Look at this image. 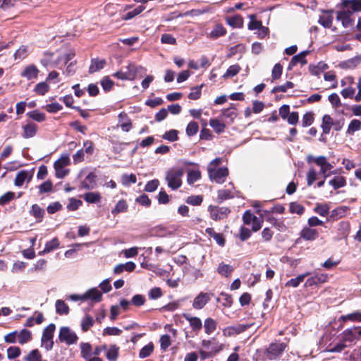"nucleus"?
Listing matches in <instances>:
<instances>
[{
  "instance_id": "obj_1",
  "label": "nucleus",
  "mask_w": 361,
  "mask_h": 361,
  "mask_svg": "<svg viewBox=\"0 0 361 361\" xmlns=\"http://www.w3.org/2000/svg\"><path fill=\"white\" fill-rule=\"evenodd\" d=\"M184 174L183 169H171L166 171L165 180L168 187L173 190L178 189L182 185V177Z\"/></svg>"
},
{
  "instance_id": "obj_2",
  "label": "nucleus",
  "mask_w": 361,
  "mask_h": 361,
  "mask_svg": "<svg viewBox=\"0 0 361 361\" xmlns=\"http://www.w3.org/2000/svg\"><path fill=\"white\" fill-rule=\"evenodd\" d=\"M341 341L352 346L361 339V326H352L345 329L341 334Z\"/></svg>"
},
{
  "instance_id": "obj_3",
  "label": "nucleus",
  "mask_w": 361,
  "mask_h": 361,
  "mask_svg": "<svg viewBox=\"0 0 361 361\" xmlns=\"http://www.w3.org/2000/svg\"><path fill=\"white\" fill-rule=\"evenodd\" d=\"M70 164V158L68 154L62 155L54 164L55 174L58 178H63L68 173L70 170L65 167Z\"/></svg>"
},
{
  "instance_id": "obj_4",
  "label": "nucleus",
  "mask_w": 361,
  "mask_h": 361,
  "mask_svg": "<svg viewBox=\"0 0 361 361\" xmlns=\"http://www.w3.org/2000/svg\"><path fill=\"white\" fill-rule=\"evenodd\" d=\"M55 330L56 325L54 324H50L43 330L41 342L42 345L47 351L51 350L53 348V337Z\"/></svg>"
},
{
  "instance_id": "obj_5",
  "label": "nucleus",
  "mask_w": 361,
  "mask_h": 361,
  "mask_svg": "<svg viewBox=\"0 0 361 361\" xmlns=\"http://www.w3.org/2000/svg\"><path fill=\"white\" fill-rule=\"evenodd\" d=\"M207 171L210 180L218 184L224 183L228 176V170L226 167L207 168Z\"/></svg>"
},
{
  "instance_id": "obj_6",
  "label": "nucleus",
  "mask_w": 361,
  "mask_h": 361,
  "mask_svg": "<svg viewBox=\"0 0 361 361\" xmlns=\"http://www.w3.org/2000/svg\"><path fill=\"white\" fill-rule=\"evenodd\" d=\"M59 339L61 343L70 345L76 343L78 337L68 326H62L59 331Z\"/></svg>"
},
{
  "instance_id": "obj_7",
  "label": "nucleus",
  "mask_w": 361,
  "mask_h": 361,
  "mask_svg": "<svg viewBox=\"0 0 361 361\" xmlns=\"http://www.w3.org/2000/svg\"><path fill=\"white\" fill-rule=\"evenodd\" d=\"M284 343H271L266 351V357L269 360L277 359L281 355L286 348Z\"/></svg>"
},
{
  "instance_id": "obj_8",
  "label": "nucleus",
  "mask_w": 361,
  "mask_h": 361,
  "mask_svg": "<svg viewBox=\"0 0 361 361\" xmlns=\"http://www.w3.org/2000/svg\"><path fill=\"white\" fill-rule=\"evenodd\" d=\"M314 163L320 166L319 174L322 175L323 178L326 179L330 176L332 172H328L330 171L333 166L327 161L326 158L324 156H319L314 159Z\"/></svg>"
},
{
  "instance_id": "obj_9",
  "label": "nucleus",
  "mask_w": 361,
  "mask_h": 361,
  "mask_svg": "<svg viewBox=\"0 0 361 361\" xmlns=\"http://www.w3.org/2000/svg\"><path fill=\"white\" fill-rule=\"evenodd\" d=\"M209 210L210 212L211 218L214 221H218L226 218L231 212L230 209L226 207H219L215 206H209Z\"/></svg>"
},
{
  "instance_id": "obj_10",
  "label": "nucleus",
  "mask_w": 361,
  "mask_h": 361,
  "mask_svg": "<svg viewBox=\"0 0 361 361\" xmlns=\"http://www.w3.org/2000/svg\"><path fill=\"white\" fill-rule=\"evenodd\" d=\"M352 11L349 9L340 11L337 12L336 19L341 21L342 25L345 27H352L353 25V20L351 18Z\"/></svg>"
},
{
  "instance_id": "obj_11",
  "label": "nucleus",
  "mask_w": 361,
  "mask_h": 361,
  "mask_svg": "<svg viewBox=\"0 0 361 361\" xmlns=\"http://www.w3.org/2000/svg\"><path fill=\"white\" fill-rule=\"evenodd\" d=\"M210 300V295L207 293L201 292L194 299L192 307L195 310L202 309Z\"/></svg>"
},
{
  "instance_id": "obj_12",
  "label": "nucleus",
  "mask_w": 361,
  "mask_h": 361,
  "mask_svg": "<svg viewBox=\"0 0 361 361\" xmlns=\"http://www.w3.org/2000/svg\"><path fill=\"white\" fill-rule=\"evenodd\" d=\"M328 275L322 273H317L314 276L308 278L305 283L306 287H312L324 283L327 281Z\"/></svg>"
},
{
  "instance_id": "obj_13",
  "label": "nucleus",
  "mask_w": 361,
  "mask_h": 361,
  "mask_svg": "<svg viewBox=\"0 0 361 361\" xmlns=\"http://www.w3.org/2000/svg\"><path fill=\"white\" fill-rule=\"evenodd\" d=\"M309 53V51H303L300 54L293 56L289 63L288 68L290 70L293 66H296L298 63H300L302 66L307 64V61L306 59V56Z\"/></svg>"
},
{
  "instance_id": "obj_14",
  "label": "nucleus",
  "mask_w": 361,
  "mask_h": 361,
  "mask_svg": "<svg viewBox=\"0 0 361 361\" xmlns=\"http://www.w3.org/2000/svg\"><path fill=\"white\" fill-rule=\"evenodd\" d=\"M183 317L190 323L192 331L198 334L202 328L201 319L197 317H192L188 314H183Z\"/></svg>"
},
{
  "instance_id": "obj_15",
  "label": "nucleus",
  "mask_w": 361,
  "mask_h": 361,
  "mask_svg": "<svg viewBox=\"0 0 361 361\" xmlns=\"http://www.w3.org/2000/svg\"><path fill=\"white\" fill-rule=\"evenodd\" d=\"M39 69L34 64L27 66L20 75L25 78L27 80H32L37 78L39 73Z\"/></svg>"
},
{
  "instance_id": "obj_16",
  "label": "nucleus",
  "mask_w": 361,
  "mask_h": 361,
  "mask_svg": "<svg viewBox=\"0 0 361 361\" xmlns=\"http://www.w3.org/2000/svg\"><path fill=\"white\" fill-rule=\"evenodd\" d=\"M300 237L305 240H314L319 237L317 229L305 227L300 231Z\"/></svg>"
},
{
  "instance_id": "obj_17",
  "label": "nucleus",
  "mask_w": 361,
  "mask_h": 361,
  "mask_svg": "<svg viewBox=\"0 0 361 361\" xmlns=\"http://www.w3.org/2000/svg\"><path fill=\"white\" fill-rule=\"evenodd\" d=\"M97 175L94 172H90L81 183V188L86 190L94 189L96 185Z\"/></svg>"
},
{
  "instance_id": "obj_18",
  "label": "nucleus",
  "mask_w": 361,
  "mask_h": 361,
  "mask_svg": "<svg viewBox=\"0 0 361 361\" xmlns=\"http://www.w3.org/2000/svg\"><path fill=\"white\" fill-rule=\"evenodd\" d=\"M83 298H85V300H91L99 302L102 300V294L97 288H92L83 294Z\"/></svg>"
},
{
  "instance_id": "obj_19",
  "label": "nucleus",
  "mask_w": 361,
  "mask_h": 361,
  "mask_svg": "<svg viewBox=\"0 0 361 361\" xmlns=\"http://www.w3.org/2000/svg\"><path fill=\"white\" fill-rule=\"evenodd\" d=\"M205 232L210 238H212L221 247L225 245L226 240L222 233H216L213 228H206Z\"/></svg>"
},
{
  "instance_id": "obj_20",
  "label": "nucleus",
  "mask_w": 361,
  "mask_h": 361,
  "mask_svg": "<svg viewBox=\"0 0 361 361\" xmlns=\"http://www.w3.org/2000/svg\"><path fill=\"white\" fill-rule=\"evenodd\" d=\"M23 137L27 139L34 137L37 130V126L34 123H29L23 127Z\"/></svg>"
},
{
  "instance_id": "obj_21",
  "label": "nucleus",
  "mask_w": 361,
  "mask_h": 361,
  "mask_svg": "<svg viewBox=\"0 0 361 361\" xmlns=\"http://www.w3.org/2000/svg\"><path fill=\"white\" fill-rule=\"evenodd\" d=\"M226 34V30L222 24H216L212 30L209 34V37L212 39H216L220 37L224 36Z\"/></svg>"
},
{
  "instance_id": "obj_22",
  "label": "nucleus",
  "mask_w": 361,
  "mask_h": 361,
  "mask_svg": "<svg viewBox=\"0 0 361 361\" xmlns=\"http://www.w3.org/2000/svg\"><path fill=\"white\" fill-rule=\"evenodd\" d=\"M44 214V210L37 204H34L30 210V214L36 219L37 222L42 221Z\"/></svg>"
},
{
  "instance_id": "obj_23",
  "label": "nucleus",
  "mask_w": 361,
  "mask_h": 361,
  "mask_svg": "<svg viewBox=\"0 0 361 361\" xmlns=\"http://www.w3.org/2000/svg\"><path fill=\"white\" fill-rule=\"evenodd\" d=\"M59 247V241L57 238H54L49 241H47L45 244V247L42 251L39 252V255H44L46 253H49Z\"/></svg>"
},
{
  "instance_id": "obj_24",
  "label": "nucleus",
  "mask_w": 361,
  "mask_h": 361,
  "mask_svg": "<svg viewBox=\"0 0 361 361\" xmlns=\"http://www.w3.org/2000/svg\"><path fill=\"white\" fill-rule=\"evenodd\" d=\"M105 64L106 61L104 59L99 60L98 59H92L89 68V73L92 74L103 69Z\"/></svg>"
},
{
  "instance_id": "obj_25",
  "label": "nucleus",
  "mask_w": 361,
  "mask_h": 361,
  "mask_svg": "<svg viewBox=\"0 0 361 361\" xmlns=\"http://www.w3.org/2000/svg\"><path fill=\"white\" fill-rule=\"evenodd\" d=\"M54 56V52L49 51H44L42 58L40 59L41 64L45 68L49 66H51V67H55L54 61L53 60Z\"/></svg>"
},
{
  "instance_id": "obj_26",
  "label": "nucleus",
  "mask_w": 361,
  "mask_h": 361,
  "mask_svg": "<svg viewBox=\"0 0 361 361\" xmlns=\"http://www.w3.org/2000/svg\"><path fill=\"white\" fill-rule=\"evenodd\" d=\"M30 178L31 176L29 177V173L27 171H20L16 176L14 184L17 187H21L27 179V181H29Z\"/></svg>"
},
{
  "instance_id": "obj_27",
  "label": "nucleus",
  "mask_w": 361,
  "mask_h": 361,
  "mask_svg": "<svg viewBox=\"0 0 361 361\" xmlns=\"http://www.w3.org/2000/svg\"><path fill=\"white\" fill-rule=\"evenodd\" d=\"M226 23L233 27L240 28L243 26V18L240 15H235L226 18Z\"/></svg>"
},
{
  "instance_id": "obj_28",
  "label": "nucleus",
  "mask_w": 361,
  "mask_h": 361,
  "mask_svg": "<svg viewBox=\"0 0 361 361\" xmlns=\"http://www.w3.org/2000/svg\"><path fill=\"white\" fill-rule=\"evenodd\" d=\"M221 350H222L221 345H215V346L214 345L211 348L210 351H208L207 350H200V357L202 360H206L207 358L214 356L216 353L220 352Z\"/></svg>"
},
{
  "instance_id": "obj_29",
  "label": "nucleus",
  "mask_w": 361,
  "mask_h": 361,
  "mask_svg": "<svg viewBox=\"0 0 361 361\" xmlns=\"http://www.w3.org/2000/svg\"><path fill=\"white\" fill-rule=\"evenodd\" d=\"M334 125V122L333 121L332 118L328 115L325 114L322 118V128L323 130V134H329L330 133L331 127Z\"/></svg>"
},
{
  "instance_id": "obj_30",
  "label": "nucleus",
  "mask_w": 361,
  "mask_h": 361,
  "mask_svg": "<svg viewBox=\"0 0 361 361\" xmlns=\"http://www.w3.org/2000/svg\"><path fill=\"white\" fill-rule=\"evenodd\" d=\"M17 338L18 343L23 345L32 339V333L30 331L23 329L20 332H18Z\"/></svg>"
},
{
  "instance_id": "obj_31",
  "label": "nucleus",
  "mask_w": 361,
  "mask_h": 361,
  "mask_svg": "<svg viewBox=\"0 0 361 361\" xmlns=\"http://www.w3.org/2000/svg\"><path fill=\"white\" fill-rule=\"evenodd\" d=\"M339 320L343 322L351 321L353 322H361V312L359 310L355 311L352 313L341 316Z\"/></svg>"
},
{
  "instance_id": "obj_32",
  "label": "nucleus",
  "mask_w": 361,
  "mask_h": 361,
  "mask_svg": "<svg viewBox=\"0 0 361 361\" xmlns=\"http://www.w3.org/2000/svg\"><path fill=\"white\" fill-rule=\"evenodd\" d=\"M343 6L350 8L353 12L361 11V0H344Z\"/></svg>"
},
{
  "instance_id": "obj_33",
  "label": "nucleus",
  "mask_w": 361,
  "mask_h": 361,
  "mask_svg": "<svg viewBox=\"0 0 361 361\" xmlns=\"http://www.w3.org/2000/svg\"><path fill=\"white\" fill-rule=\"evenodd\" d=\"M361 63V54L341 63V66L346 68H354Z\"/></svg>"
},
{
  "instance_id": "obj_34",
  "label": "nucleus",
  "mask_w": 361,
  "mask_h": 361,
  "mask_svg": "<svg viewBox=\"0 0 361 361\" xmlns=\"http://www.w3.org/2000/svg\"><path fill=\"white\" fill-rule=\"evenodd\" d=\"M309 275H310L309 272H306L305 274H300V275L298 276L296 278L291 279L289 281H288L286 283L285 286L286 287L297 288L300 285V283L304 281L305 277H307Z\"/></svg>"
},
{
  "instance_id": "obj_35",
  "label": "nucleus",
  "mask_w": 361,
  "mask_h": 361,
  "mask_svg": "<svg viewBox=\"0 0 361 361\" xmlns=\"http://www.w3.org/2000/svg\"><path fill=\"white\" fill-rule=\"evenodd\" d=\"M101 195L98 192H89L83 195V199L88 203L94 204L99 202L101 200Z\"/></svg>"
},
{
  "instance_id": "obj_36",
  "label": "nucleus",
  "mask_w": 361,
  "mask_h": 361,
  "mask_svg": "<svg viewBox=\"0 0 361 361\" xmlns=\"http://www.w3.org/2000/svg\"><path fill=\"white\" fill-rule=\"evenodd\" d=\"M56 312L60 315H66L69 313V307L62 300L56 301Z\"/></svg>"
},
{
  "instance_id": "obj_37",
  "label": "nucleus",
  "mask_w": 361,
  "mask_h": 361,
  "mask_svg": "<svg viewBox=\"0 0 361 361\" xmlns=\"http://www.w3.org/2000/svg\"><path fill=\"white\" fill-rule=\"evenodd\" d=\"M267 222L271 224L279 231H283L286 227L283 221L279 220L272 216H269L266 218Z\"/></svg>"
},
{
  "instance_id": "obj_38",
  "label": "nucleus",
  "mask_w": 361,
  "mask_h": 361,
  "mask_svg": "<svg viewBox=\"0 0 361 361\" xmlns=\"http://www.w3.org/2000/svg\"><path fill=\"white\" fill-rule=\"evenodd\" d=\"M217 323L212 318H207L204 322V331L207 334H212L216 329Z\"/></svg>"
},
{
  "instance_id": "obj_39",
  "label": "nucleus",
  "mask_w": 361,
  "mask_h": 361,
  "mask_svg": "<svg viewBox=\"0 0 361 361\" xmlns=\"http://www.w3.org/2000/svg\"><path fill=\"white\" fill-rule=\"evenodd\" d=\"M119 355V348L116 345L110 346L106 353V357L109 361H116Z\"/></svg>"
},
{
  "instance_id": "obj_40",
  "label": "nucleus",
  "mask_w": 361,
  "mask_h": 361,
  "mask_svg": "<svg viewBox=\"0 0 361 361\" xmlns=\"http://www.w3.org/2000/svg\"><path fill=\"white\" fill-rule=\"evenodd\" d=\"M329 183L334 190H337L344 187L346 185V180L343 176H335L333 179L329 180Z\"/></svg>"
},
{
  "instance_id": "obj_41",
  "label": "nucleus",
  "mask_w": 361,
  "mask_h": 361,
  "mask_svg": "<svg viewBox=\"0 0 361 361\" xmlns=\"http://www.w3.org/2000/svg\"><path fill=\"white\" fill-rule=\"evenodd\" d=\"M233 271V268L232 266L224 264V262L220 263L217 269L218 273L225 277L230 276Z\"/></svg>"
},
{
  "instance_id": "obj_42",
  "label": "nucleus",
  "mask_w": 361,
  "mask_h": 361,
  "mask_svg": "<svg viewBox=\"0 0 361 361\" xmlns=\"http://www.w3.org/2000/svg\"><path fill=\"white\" fill-rule=\"evenodd\" d=\"M128 205L126 200H121L116 204L115 207L111 210V214L114 216L117 215L121 212H127Z\"/></svg>"
},
{
  "instance_id": "obj_43",
  "label": "nucleus",
  "mask_w": 361,
  "mask_h": 361,
  "mask_svg": "<svg viewBox=\"0 0 361 361\" xmlns=\"http://www.w3.org/2000/svg\"><path fill=\"white\" fill-rule=\"evenodd\" d=\"M222 116L229 119L231 122L233 121L237 116V109L233 106V104L222 111Z\"/></svg>"
},
{
  "instance_id": "obj_44",
  "label": "nucleus",
  "mask_w": 361,
  "mask_h": 361,
  "mask_svg": "<svg viewBox=\"0 0 361 361\" xmlns=\"http://www.w3.org/2000/svg\"><path fill=\"white\" fill-rule=\"evenodd\" d=\"M326 15L321 16L318 23L325 28H329L332 25L333 16L329 13V11H324Z\"/></svg>"
},
{
  "instance_id": "obj_45",
  "label": "nucleus",
  "mask_w": 361,
  "mask_h": 361,
  "mask_svg": "<svg viewBox=\"0 0 361 361\" xmlns=\"http://www.w3.org/2000/svg\"><path fill=\"white\" fill-rule=\"evenodd\" d=\"M240 70L241 68L238 64L231 65L228 68L227 71L222 77L224 79L234 77L240 72Z\"/></svg>"
},
{
  "instance_id": "obj_46",
  "label": "nucleus",
  "mask_w": 361,
  "mask_h": 361,
  "mask_svg": "<svg viewBox=\"0 0 361 361\" xmlns=\"http://www.w3.org/2000/svg\"><path fill=\"white\" fill-rule=\"evenodd\" d=\"M210 11V8L209 7H206V8H202V9H192L190 11H188L186 12H185L183 14H179L178 16L179 17H182V16H200L202 14H204V13H208Z\"/></svg>"
},
{
  "instance_id": "obj_47",
  "label": "nucleus",
  "mask_w": 361,
  "mask_h": 361,
  "mask_svg": "<svg viewBox=\"0 0 361 361\" xmlns=\"http://www.w3.org/2000/svg\"><path fill=\"white\" fill-rule=\"evenodd\" d=\"M209 125L216 133H223L226 128V125L216 118L210 119Z\"/></svg>"
},
{
  "instance_id": "obj_48",
  "label": "nucleus",
  "mask_w": 361,
  "mask_h": 361,
  "mask_svg": "<svg viewBox=\"0 0 361 361\" xmlns=\"http://www.w3.org/2000/svg\"><path fill=\"white\" fill-rule=\"evenodd\" d=\"M204 85V84H201L199 86L191 87V92L188 95V98L192 100H197L200 99L202 95V88Z\"/></svg>"
},
{
  "instance_id": "obj_49",
  "label": "nucleus",
  "mask_w": 361,
  "mask_h": 361,
  "mask_svg": "<svg viewBox=\"0 0 361 361\" xmlns=\"http://www.w3.org/2000/svg\"><path fill=\"white\" fill-rule=\"evenodd\" d=\"M234 197L233 192L228 189H222L218 191L217 200L219 202H221L226 200L231 199Z\"/></svg>"
},
{
  "instance_id": "obj_50",
  "label": "nucleus",
  "mask_w": 361,
  "mask_h": 361,
  "mask_svg": "<svg viewBox=\"0 0 361 361\" xmlns=\"http://www.w3.org/2000/svg\"><path fill=\"white\" fill-rule=\"evenodd\" d=\"M154 350V345L152 342L142 348L139 352V357L141 359L149 357Z\"/></svg>"
},
{
  "instance_id": "obj_51",
  "label": "nucleus",
  "mask_w": 361,
  "mask_h": 361,
  "mask_svg": "<svg viewBox=\"0 0 361 361\" xmlns=\"http://www.w3.org/2000/svg\"><path fill=\"white\" fill-rule=\"evenodd\" d=\"M27 116L32 120L37 122H43L46 119V116L44 113L39 112L38 110H34L27 113Z\"/></svg>"
},
{
  "instance_id": "obj_52",
  "label": "nucleus",
  "mask_w": 361,
  "mask_h": 361,
  "mask_svg": "<svg viewBox=\"0 0 361 361\" xmlns=\"http://www.w3.org/2000/svg\"><path fill=\"white\" fill-rule=\"evenodd\" d=\"M49 90V85L47 82H41L37 83L34 89V91L39 95H44Z\"/></svg>"
},
{
  "instance_id": "obj_53",
  "label": "nucleus",
  "mask_w": 361,
  "mask_h": 361,
  "mask_svg": "<svg viewBox=\"0 0 361 361\" xmlns=\"http://www.w3.org/2000/svg\"><path fill=\"white\" fill-rule=\"evenodd\" d=\"M81 355L85 360H88L91 356L92 346L89 343H82L80 344Z\"/></svg>"
},
{
  "instance_id": "obj_54",
  "label": "nucleus",
  "mask_w": 361,
  "mask_h": 361,
  "mask_svg": "<svg viewBox=\"0 0 361 361\" xmlns=\"http://www.w3.org/2000/svg\"><path fill=\"white\" fill-rule=\"evenodd\" d=\"M250 327V325L248 324H238L237 326H228L225 329L224 332L226 333V331H229V334H239L241 333L245 330H247Z\"/></svg>"
},
{
  "instance_id": "obj_55",
  "label": "nucleus",
  "mask_w": 361,
  "mask_h": 361,
  "mask_svg": "<svg viewBox=\"0 0 361 361\" xmlns=\"http://www.w3.org/2000/svg\"><path fill=\"white\" fill-rule=\"evenodd\" d=\"M289 211L292 214L301 215L305 212V207L296 202H292L289 204Z\"/></svg>"
},
{
  "instance_id": "obj_56",
  "label": "nucleus",
  "mask_w": 361,
  "mask_h": 361,
  "mask_svg": "<svg viewBox=\"0 0 361 361\" xmlns=\"http://www.w3.org/2000/svg\"><path fill=\"white\" fill-rule=\"evenodd\" d=\"M201 178V173L198 170H191L188 173L187 181L191 185L197 181Z\"/></svg>"
},
{
  "instance_id": "obj_57",
  "label": "nucleus",
  "mask_w": 361,
  "mask_h": 361,
  "mask_svg": "<svg viewBox=\"0 0 361 361\" xmlns=\"http://www.w3.org/2000/svg\"><path fill=\"white\" fill-rule=\"evenodd\" d=\"M361 129V122L357 119H353L350 121L348 125L347 133L349 135L354 134L355 132L358 131Z\"/></svg>"
},
{
  "instance_id": "obj_58",
  "label": "nucleus",
  "mask_w": 361,
  "mask_h": 361,
  "mask_svg": "<svg viewBox=\"0 0 361 361\" xmlns=\"http://www.w3.org/2000/svg\"><path fill=\"white\" fill-rule=\"evenodd\" d=\"M93 325L94 319H92V317L88 314L85 315V317L82 319L81 322L82 330L84 332L87 331Z\"/></svg>"
},
{
  "instance_id": "obj_59",
  "label": "nucleus",
  "mask_w": 361,
  "mask_h": 361,
  "mask_svg": "<svg viewBox=\"0 0 361 361\" xmlns=\"http://www.w3.org/2000/svg\"><path fill=\"white\" fill-rule=\"evenodd\" d=\"M27 56V47L26 46H21L14 53L13 57L15 60H23L25 59Z\"/></svg>"
},
{
  "instance_id": "obj_60",
  "label": "nucleus",
  "mask_w": 361,
  "mask_h": 361,
  "mask_svg": "<svg viewBox=\"0 0 361 361\" xmlns=\"http://www.w3.org/2000/svg\"><path fill=\"white\" fill-rule=\"evenodd\" d=\"M199 130V126L198 123L195 121H190L186 128V134L189 137L194 136L197 134V131Z\"/></svg>"
},
{
  "instance_id": "obj_61",
  "label": "nucleus",
  "mask_w": 361,
  "mask_h": 361,
  "mask_svg": "<svg viewBox=\"0 0 361 361\" xmlns=\"http://www.w3.org/2000/svg\"><path fill=\"white\" fill-rule=\"evenodd\" d=\"M178 131L177 130H170L165 132L162 135V138L170 142H174L178 140Z\"/></svg>"
},
{
  "instance_id": "obj_62",
  "label": "nucleus",
  "mask_w": 361,
  "mask_h": 361,
  "mask_svg": "<svg viewBox=\"0 0 361 361\" xmlns=\"http://www.w3.org/2000/svg\"><path fill=\"white\" fill-rule=\"evenodd\" d=\"M20 353V349L17 346H11L7 349V357L9 360H13L19 357Z\"/></svg>"
},
{
  "instance_id": "obj_63",
  "label": "nucleus",
  "mask_w": 361,
  "mask_h": 361,
  "mask_svg": "<svg viewBox=\"0 0 361 361\" xmlns=\"http://www.w3.org/2000/svg\"><path fill=\"white\" fill-rule=\"evenodd\" d=\"M317 178V173L316 170L311 167L307 173V184L311 186Z\"/></svg>"
},
{
  "instance_id": "obj_64",
  "label": "nucleus",
  "mask_w": 361,
  "mask_h": 361,
  "mask_svg": "<svg viewBox=\"0 0 361 361\" xmlns=\"http://www.w3.org/2000/svg\"><path fill=\"white\" fill-rule=\"evenodd\" d=\"M25 360L41 361L42 355L37 349L32 350L27 355Z\"/></svg>"
}]
</instances>
